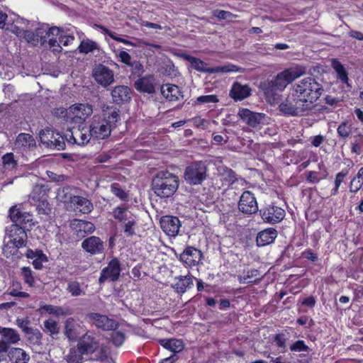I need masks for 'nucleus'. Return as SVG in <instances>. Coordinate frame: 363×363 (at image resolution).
<instances>
[{
	"mask_svg": "<svg viewBox=\"0 0 363 363\" xmlns=\"http://www.w3.org/2000/svg\"><path fill=\"white\" fill-rule=\"evenodd\" d=\"M279 111L287 116H302L308 115L313 108L303 99L291 89L289 94L279 106Z\"/></svg>",
	"mask_w": 363,
	"mask_h": 363,
	"instance_id": "2",
	"label": "nucleus"
},
{
	"mask_svg": "<svg viewBox=\"0 0 363 363\" xmlns=\"http://www.w3.org/2000/svg\"><path fill=\"white\" fill-rule=\"evenodd\" d=\"M21 275L24 281L29 286H33L35 279L33 276L32 270L30 267H24L21 269Z\"/></svg>",
	"mask_w": 363,
	"mask_h": 363,
	"instance_id": "48",
	"label": "nucleus"
},
{
	"mask_svg": "<svg viewBox=\"0 0 363 363\" xmlns=\"http://www.w3.org/2000/svg\"><path fill=\"white\" fill-rule=\"evenodd\" d=\"M251 89L248 85H242L239 82H235L230 91V96L235 101H241L250 95Z\"/></svg>",
	"mask_w": 363,
	"mask_h": 363,
	"instance_id": "29",
	"label": "nucleus"
},
{
	"mask_svg": "<svg viewBox=\"0 0 363 363\" xmlns=\"http://www.w3.org/2000/svg\"><path fill=\"white\" fill-rule=\"evenodd\" d=\"M44 331L47 333H49L50 335H56L60 333V327L58 326V323L52 319L49 318L44 321Z\"/></svg>",
	"mask_w": 363,
	"mask_h": 363,
	"instance_id": "39",
	"label": "nucleus"
},
{
	"mask_svg": "<svg viewBox=\"0 0 363 363\" xmlns=\"http://www.w3.org/2000/svg\"><path fill=\"white\" fill-rule=\"evenodd\" d=\"M78 50L81 53L87 54L96 50H99V45L95 41L89 39H84L81 42L78 47Z\"/></svg>",
	"mask_w": 363,
	"mask_h": 363,
	"instance_id": "37",
	"label": "nucleus"
},
{
	"mask_svg": "<svg viewBox=\"0 0 363 363\" xmlns=\"http://www.w3.org/2000/svg\"><path fill=\"white\" fill-rule=\"evenodd\" d=\"M0 344L5 346L8 350L11 345L16 344L20 340V335L13 328L0 326Z\"/></svg>",
	"mask_w": 363,
	"mask_h": 363,
	"instance_id": "19",
	"label": "nucleus"
},
{
	"mask_svg": "<svg viewBox=\"0 0 363 363\" xmlns=\"http://www.w3.org/2000/svg\"><path fill=\"white\" fill-rule=\"evenodd\" d=\"M290 350L291 352H308L309 347L305 344L303 340H297L290 345Z\"/></svg>",
	"mask_w": 363,
	"mask_h": 363,
	"instance_id": "52",
	"label": "nucleus"
},
{
	"mask_svg": "<svg viewBox=\"0 0 363 363\" xmlns=\"http://www.w3.org/2000/svg\"><path fill=\"white\" fill-rule=\"evenodd\" d=\"M259 213L263 221L270 224L279 223L285 217V211L274 205H269L261 208Z\"/></svg>",
	"mask_w": 363,
	"mask_h": 363,
	"instance_id": "11",
	"label": "nucleus"
},
{
	"mask_svg": "<svg viewBox=\"0 0 363 363\" xmlns=\"http://www.w3.org/2000/svg\"><path fill=\"white\" fill-rule=\"evenodd\" d=\"M46 189L44 186L35 185L30 195V199L34 202L46 198Z\"/></svg>",
	"mask_w": 363,
	"mask_h": 363,
	"instance_id": "41",
	"label": "nucleus"
},
{
	"mask_svg": "<svg viewBox=\"0 0 363 363\" xmlns=\"http://www.w3.org/2000/svg\"><path fill=\"white\" fill-rule=\"evenodd\" d=\"M277 237V231L272 228L259 232L257 236V245L259 247L266 246L274 242Z\"/></svg>",
	"mask_w": 363,
	"mask_h": 363,
	"instance_id": "28",
	"label": "nucleus"
},
{
	"mask_svg": "<svg viewBox=\"0 0 363 363\" xmlns=\"http://www.w3.org/2000/svg\"><path fill=\"white\" fill-rule=\"evenodd\" d=\"M218 101L216 95H204L196 99V102L199 104H215L218 102Z\"/></svg>",
	"mask_w": 363,
	"mask_h": 363,
	"instance_id": "56",
	"label": "nucleus"
},
{
	"mask_svg": "<svg viewBox=\"0 0 363 363\" xmlns=\"http://www.w3.org/2000/svg\"><path fill=\"white\" fill-rule=\"evenodd\" d=\"M65 113V116L67 118V121H71L74 123L81 124L92 114V106L89 104H74L69 107L68 110H63L61 113Z\"/></svg>",
	"mask_w": 363,
	"mask_h": 363,
	"instance_id": "7",
	"label": "nucleus"
},
{
	"mask_svg": "<svg viewBox=\"0 0 363 363\" xmlns=\"http://www.w3.org/2000/svg\"><path fill=\"white\" fill-rule=\"evenodd\" d=\"M363 185V179H358L354 177L350 182V191L356 193L357 192Z\"/></svg>",
	"mask_w": 363,
	"mask_h": 363,
	"instance_id": "63",
	"label": "nucleus"
},
{
	"mask_svg": "<svg viewBox=\"0 0 363 363\" xmlns=\"http://www.w3.org/2000/svg\"><path fill=\"white\" fill-rule=\"evenodd\" d=\"M35 35L38 38V43L40 41L41 44L46 42V38L50 36H57L60 34V29L57 27L48 28V25H41L35 29Z\"/></svg>",
	"mask_w": 363,
	"mask_h": 363,
	"instance_id": "27",
	"label": "nucleus"
},
{
	"mask_svg": "<svg viewBox=\"0 0 363 363\" xmlns=\"http://www.w3.org/2000/svg\"><path fill=\"white\" fill-rule=\"evenodd\" d=\"M181 57L190 62L191 67L201 72L205 73H218V72H236L239 71V68L232 64H228L223 66H218L216 67H208L207 64L201 60L189 55L187 54H182Z\"/></svg>",
	"mask_w": 363,
	"mask_h": 363,
	"instance_id": "6",
	"label": "nucleus"
},
{
	"mask_svg": "<svg viewBox=\"0 0 363 363\" xmlns=\"http://www.w3.org/2000/svg\"><path fill=\"white\" fill-rule=\"evenodd\" d=\"M111 191L122 200H125L128 198V194L120 187V185L118 183H113L111 185Z\"/></svg>",
	"mask_w": 363,
	"mask_h": 363,
	"instance_id": "51",
	"label": "nucleus"
},
{
	"mask_svg": "<svg viewBox=\"0 0 363 363\" xmlns=\"http://www.w3.org/2000/svg\"><path fill=\"white\" fill-rule=\"evenodd\" d=\"M160 225L167 235L174 237L179 233L181 223L177 217L165 216L160 218Z\"/></svg>",
	"mask_w": 363,
	"mask_h": 363,
	"instance_id": "16",
	"label": "nucleus"
},
{
	"mask_svg": "<svg viewBox=\"0 0 363 363\" xmlns=\"http://www.w3.org/2000/svg\"><path fill=\"white\" fill-rule=\"evenodd\" d=\"M92 75L98 84L106 87L114 82L113 72L104 65H97L92 72Z\"/></svg>",
	"mask_w": 363,
	"mask_h": 363,
	"instance_id": "13",
	"label": "nucleus"
},
{
	"mask_svg": "<svg viewBox=\"0 0 363 363\" xmlns=\"http://www.w3.org/2000/svg\"><path fill=\"white\" fill-rule=\"evenodd\" d=\"M178 177L168 171H160L154 177L152 189L160 198H169L174 195L179 187Z\"/></svg>",
	"mask_w": 363,
	"mask_h": 363,
	"instance_id": "1",
	"label": "nucleus"
},
{
	"mask_svg": "<svg viewBox=\"0 0 363 363\" xmlns=\"http://www.w3.org/2000/svg\"><path fill=\"white\" fill-rule=\"evenodd\" d=\"M223 179L229 184H233L236 180V174L231 169L225 168L223 172Z\"/></svg>",
	"mask_w": 363,
	"mask_h": 363,
	"instance_id": "55",
	"label": "nucleus"
},
{
	"mask_svg": "<svg viewBox=\"0 0 363 363\" xmlns=\"http://www.w3.org/2000/svg\"><path fill=\"white\" fill-rule=\"evenodd\" d=\"M112 100L115 104H123L129 101L131 99L130 89L124 85L114 87L111 91Z\"/></svg>",
	"mask_w": 363,
	"mask_h": 363,
	"instance_id": "23",
	"label": "nucleus"
},
{
	"mask_svg": "<svg viewBox=\"0 0 363 363\" xmlns=\"http://www.w3.org/2000/svg\"><path fill=\"white\" fill-rule=\"evenodd\" d=\"M337 133L340 138L345 140L350 135V134L352 133V128H351L350 125H349L347 124V123L342 122L337 127Z\"/></svg>",
	"mask_w": 363,
	"mask_h": 363,
	"instance_id": "47",
	"label": "nucleus"
},
{
	"mask_svg": "<svg viewBox=\"0 0 363 363\" xmlns=\"http://www.w3.org/2000/svg\"><path fill=\"white\" fill-rule=\"evenodd\" d=\"M296 94L301 99H303L311 106L314 108V103L320 97L323 91V87L321 84L312 77L303 78L292 87Z\"/></svg>",
	"mask_w": 363,
	"mask_h": 363,
	"instance_id": "3",
	"label": "nucleus"
},
{
	"mask_svg": "<svg viewBox=\"0 0 363 363\" xmlns=\"http://www.w3.org/2000/svg\"><path fill=\"white\" fill-rule=\"evenodd\" d=\"M23 214L18 208L15 206H13L9 210V217L13 224H17L18 221H19V218Z\"/></svg>",
	"mask_w": 363,
	"mask_h": 363,
	"instance_id": "62",
	"label": "nucleus"
},
{
	"mask_svg": "<svg viewBox=\"0 0 363 363\" xmlns=\"http://www.w3.org/2000/svg\"><path fill=\"white\" fill-rule=\"evenodd\" d=\"M36 202L38 203L36 209L39 214L49 215L51 213V208L47 201V198L37 201Z\"/></svg>",
	"mask_w": 363,
	"mask_h": 363,
	"instance_id": "49",
	"label": "nucleus"
},
{
	"mask_svg": "<svg viewBox=\"0 0 363 363\" xmlns=\"http://www.w3.org/2000/svg\"><path fill=\"white\" fill-rule=\"evenodd\" d=\"M134 86L140 92L154 94L155 92V78L152 75L140 77L135 82Z\"/></svg>",
	"mask_w": 363,
	"mask_h": 363,
	"instance_id": "22",
	"label": "nucleus"
},
{
	"mask_svg": "<svg viewBox=\"0 0 363 363\" xmlns=\"http://www.w3.org/2000/svg\"><path fill=\"white\" fill-rule=\"evenodd\" d=\"M161 94L169 101H177L183 99L184 95L179 87L174 84H164L161 86Z\"/></svg>",
	"mask_w": 363,
	"mask_h": 363,
	"instance_id": "24",
	"label": "nucleus"
},
{
	"mask_svg": "<svg viewBox=\"0 0 363 363\" xmlns=\"http://www.w3.org/2000/svg\"><path fill=\"white\" fill-rule=\"evenodd\" d=\"M40 142L47 147L57 149L58 150L65 148L63 136L52 129L42 130L40 133Z\"/></svg>",
	"mask_w": 363,
	"mask_h": 363,
	"instance_id": "9",
	"label": "nucleus"
},
{
	"mask_svg": "<svg viewBox=\"0 0 363 363\" xmlns=\"http://www.w3.org/2000/svg\"><path fill=\"white\" fill-rule=\"evenodd\" d=\"M35 32L29 30H26L23 38L26 40L28 43H31L33 45H36L38 43V38L35 35Z\"/></svg>",
	"mask_w": 363,
	"mask_h": 363,
	"instance_id": "60",
	"label": "nucleus"
},
{
	"mask_svg": "<svg viewBox=\"0 0 363 363\" xmlns=\"http://www.w3.org/2000/svg\"><path fill=\"white\" fill-rule=\"evenodd\" d=\"M91 318L94 324L104 330H115L118 327V323L116 320L110 319L106 315L94 313L91 315Z\"/></svg>",
	"mask_w": 363,
	"mask_h": 363,
	"instance_id": "25",
	"label": "nucleus"
},
{
	"mask_svg": "<svg viewBox=\"0 0 363 363\" xmlns=\"http://www.w3.org/2000/svg\"><path fill=\"white\" fill-rule=\"evenodd\" d=\"M67 290L74 296H80L82 294V290L80 285L77 281H70L67 284Z\"/></svg>",
	"mask_w": 363,
	"mask_h": 363,
	"instance_id": "54",
	"label": "nucleus"
},
{
	"mask_svg": "<svg viewBox=\"0 0 363 363\" xmlns=\"http://www.w3.org/2000/svg\"><path fill=\"white\" fill-rule=\"evenodd\" d=\"M136 220L134 216L123 222V232L127 237L135 235Z\"/></svg>",
	"mask_w": 363,
	"mask_h": 363,
	"instance_id": "44",
	"label": "nucleus"
},
{
	"mask_svg": "<svg viewBox=\"0 0 363 363\" xmlns=\"http://www.w3.org/2000/svg\"><path fill=\"white\" fill-rule=\"evenodd\" d=\"M121 271V269L119 261L116 258L111 259L108 262V266L101 270L99 282L103 284L108 279L112 281H117L120 277Z\"/></svg>",
	"mask_w": 363,
	"mask_h": 363,
	"instance_id": "14",
	"label": "nucleus"
},
{
	"mask_svg": "<svg viewBox=\"0 0 363 363\" xmlns=\"http://www.w3.org/2000/svg\"><path fill=\"white\" fill-rule=\"evenodd\" d=\"M113 215L115 219L123 223L133 216V215L128 211L127 208L121 207L116 208L113 210Z\"/></svg>",
	"mask_w": 363,
	"mask_h": 363,
	"instance_id": "40",
	"label": "nucleus"
},
{
	"mask_svg": "<svg viewBox=\"0 0 363 363\" xmlns=\"http://www.w3.org/2000/svg\"><path fill=\"white\" fill-rule=\"evenodd\" d=\"M112 129V123H108L106 120L94 116L89 132L93 138L104 140L111 135Z\"/></svg>",
	"mask_w": 363,
	"mask_h": 363,
	"instance_id": "8",
	"label": "nucleus"
},
{
	"mask_svg": "<svg viewBox=\"0 0 363 363\" xmlns=\"http://www.w3.org/2000/svg\"><path fill=\"white\" fill-rule=\"evenodd\" d=\"M103 120H106L108 123H112V128L116 126V123L120 121L119 110L116 107H107L103 111Z\"/></svg>",
	"mask_w": 363,
	"mask_h": 363,
	"instance_id": "34",
	"label": "nucleus"
},
{
	"mask_svg": "<svg viewBox=\"0 0 363 363\" xmlns=\"http://www.w3.org/2000/svg\"><path fill=\"white\" fill-rule=\"evenodd\" d=\"M56 36H50L49 38L48 44L50 49L54 52H60L62 51V47L59 39L57 40Z\"/></svg>",
	"mask_w": 363,
	"mask_h": 363,
	"instance_id": "57",
	"label": "nucleus"
},
{
	"mask_svg": "<svg viewBox=\"0 0 363 363\" xmlns=\"http://www.w3.org/2000/svg\"><path fill=\"white\" fill-rule=\"evenodd\" d=\"M3 167L6 169H13L16 167L18 163L12 152L6 153L1 157Z\"/></svg>",
	"mask_w": 363,
	"mask_h": 363,
	"instance_id": "43",
	"label": "nucleus"
},
{
	"mask_svg": "<svg viewBox=\"0 0 363 363\" xmlns=\"http://www.w3.org/2000/svg\"><path fill=\"white\" fill-rule=\"evenodd\" d=\"M346 173L342 172L337 174L335 180V188L333 189L331 194L336 195L338 191V188L343 182L345 177H346Z\"/></svg>",
	"mask_w": 363,
	"mask_h": 363,
	"instance_id": "61",
	"label": "nucleus"
},
{
	"mask_svg": "<svg viewBox=\"0 0 363 363\" xmlns=\"http://www.w3.org/2000/svg\"><path fill=\"white\" fill-rule=\"evenodd\" d=\"M238 209L245 214H253L257 212V203L252 192L245 191L242 194L238 202Z\"/></svg>",
	"mask_w": 363,
	"mask_h": 363,
	"instance_id": "12",
	"label": "nucleus"
},
{
	"mask_svg": "<svg viewBox=\"0 0 363 363\" xmlns=\"http://www.w3.org/2000/svg\"><path fill=\"white\" fill-rule=\"evenodd\" d=\"M36 143L34 138L28 133H20L16 137L14 145L20 151H27L35 147Z\"/></svg>",
	"mask_w": 363,
	"mask_h": 363,
	"instance_id": "26",
	"label": "nucleus"
},
{
	"mask_svg": "<svg viewBox=\"0 0 363 363\" xmlns=\"http://www.w3.org/2000/svg\"><path fill=\"white\" fill-rule=\"evenodd\" d=\"M27 333L25 334L30 342L35 345H40L43 337L40 331L38 329H34L33 328L27 329Z\"/></svg>",
	"mask_w": 363,
	"mask_h": 363,
	"instance_id": "42",
	"label": "nucleus"
},
{
	"mask_svg": "<svg viewBox=\"0 0 363 363\" xmlns=\"http://www.w3.org/2000/svg\"><path fill=\"white\" fill-rule=\"evenodd\" d=\"M306 72V67L303 66H296L286 69L279 73L275 79L272 81V86L277 90L282 91L289 84L303 75Z\"/></svg>",
	"mask_w": 363,
	"mask_h": 363,
	"instance_id": "4",
	"label": "nucleus"
},
{
	"mask_svg": "<svg viewBox=\"0 0 363 363\" xmlns=\"http://www.w3.org/2000/svg\"><path fill=\"white\" fill-rule=\"evenodd\" d=\"M207 177V166L204 162L197 161L189 164L184 170V178L190 185H199Z\"/></svg>",
	"mask_w": 363,
	"mask_h": 363,
	"instance_id": "5",
	"label": "nucleus"
},
{
	"mask_svg": "<svg viewBox=\"0 0 363 363\" xmlns=\"http://www.w3.org/2000/svg\"><path fill=\"white\" fill-rule=\"evenodd\" d=\"M76 230L78 236L84 237L85 234L93 233L95 230V227L91 222L80 220L77 221Z\"/></svg>",
	"mask_w": 363,
	"mask_h": 363,
	"instance_id": "35",
	"label": "nucleus"
},
{
	"mask_svg": "<svg viewBox=\"0 0 363 363\" xmlns=\"http://www.w3.org/2000/svg\"><path fill=\"white\" fill-rule=\"evenodd\" d=\"M332 67L337 74V77L342 82L347 83L348 81L347 72L343 65L337 60L334 59L332 61Z\"/></svg>",
	"mask_w": 363,
	"mask_h": 363,
	"instance_id": "38",
	"label": "nucleus"
},
{
	"mask_svg": "<svg viewBox=\"0 0 363 363\" xmlns=\"http://www.w3.org/2000/svg\"><path fill=\"white\" fill-rule=\"evenodd\" d=\"M7 352L10 360L14 363H26L30 359L29 355L21 348L12 347Z\"/></svg>",
	"mask_w": 363,
	"mask_h": 363,
	"instance_id": "31",
	"label": "nucleus"
},
{
	"mask_svg": "<svg viewBox=\"0 0 363 363\" xmlns=\"http://www.w3.org/2000/svg\"><path fill=\"white\" fill-rule=\"evenodd\" d=\"M159 343L165 349L174 353H178L183 350L184 343L181 340L177 339H160Z\"/></svg>",
	"mask_w": 363,
	"mask_h": 363,
	"instance_id": "33",
	"label": "nucleus"
},
{
	"mask_svg": "<svg viewBox=\"0 0 363 363\" xmlns=\"http://www.w3.org/2000/svg\"><path fill=\"white\" fill-rule=\"evenodd\" d=\"M14 244L11 243V241L4 240V245L3 246V253L7 257L17 255L18 249Z\"/></svg>",
	"mask_w": 363,
	"mask_h": 363,
	"instance_id": "46",
	"label": "nucleus"
},
{
	"mask_svg": "<svg viewBox=\"0 0 363 363\" xmlns=\"http://www.w3.org/2000/svg\"><path fill=\"white\" fill-rule=\"evenodd\" d=\"M70 202L76 206V208L83 213H88L93 209V205L91 202L82 196H71Z\"/></svg>",
	"mask_w": 363,
	"mask_h": 363,
	"instance_id": "30",
	"label": "nucleus"
},
{
	"mask_svg": "<svg viewBox=\"0 0 363 363\" xmlns=\"http://www.w3.org/2000/svg\"><path fill=\"white\" fill-rule=\"evenodd\" d=\"M82 247L91 255H98L104 252L105 245L100 238L91 236L82 242Z\"/></svg>",
	"mask_w": 363,
	"mask_h": 363,
	"instance_id": "18",
	"label": "nucleus"
},
{
	"mask_svg": "<svg viewBox=\"0 0 363 363\" xmlns=\"http://www.w3.org/2000/svg\"><path fill=\"white\" fill-rule=\"evenodd\" d=\"M125 340V335L120 331H113L111 333V341L113 344L116 346H121Z\"/></svg>",
	"mask_w": 363,
	"mask_h": 363,
	"instance_id": "53",
	"label": "nucleus"
},
{
	"mask_svg": "<svg viewBox=\"0 0 363 363\" xmlns=\"http://www.w3.org/2000/svg\"><path fill=\"white\" fill-rule=\"evenodd\" d=\"M64 334L70 341H75L81 333V325L73 318H68L64 323Z\"/></svg>",
	"mask_w": 363,
	"mask_h": 363,
	"instance_id": "20",
	"label": "nucleus"
},
{
	"mask_svg": "<svg viewBox=\"0 0 363 363\" xmlns=\"http://www.w3.org/2000/svg\"><path fill=\"white\" fill-rule=\"evenodd\" d=\"M5 240L11 241L17 247H25L27 234L23 227L18 225H11L6 228Z\"/></svg>",
	"mask_w": 363,
	"mask_h": 363,
	"instance_id": "10",
	"label": "nucleus"
},
{
	"mask_svg": "<svg viewBox=\"0 0 363 363\" xmlns=\"http://www.w3.org/2000/svg\"><path fill=\"white\" fill-rule=\"evenodd\" d=\"M213 15L219 20L230 19L235 16L231 12L223 10H215Z\"/></svg>",
	"mask_w": 363,
	"mask_h": 363,
	"instance_id": "59",
	"label": "nucleus"
},
{
	"mask_svg": "<svg viewBox=\"0 0 363 363\" xmlns=\"http://www.w3.org/2000/svg\"><path fill=\"white\" fill-rule=\"evenodd\" d=\"M99 347V342L94 337L88 335L82 336L77 344V349L79 352L83 354H91L94 352Z\"/></svg>",
	"mask_w": 363,
	"mask_h": 363,
	"instance_id": "21",
	"label": "nucleus"
},
{
	"mask_svg": "<svg viewBox=\"0 0 363 363\" xmlns=\"http://www.w3.org/2000/svg\"><path fill=\"white\" fill-rule=\"evenodd\" d=\"M74 135L76 138V144L79 145L87 144L91 138H92L89 130L85 128L80 129L75 128Z\"/></svg>",
	"mask_w": 363,
	"mask_h": 363,
	"instance_id": "36",
	"label": "nucleus"
},
{
	"mask_svg": "<svg viewBox=\"0 0 363 363\" xmlns=\"http://www.w3.org/2000/svg\"><path fill=\"white\" fill-rule=\"evenodd\" d=\"M74 129L75 128H73L72 129L68 128L63 136L64 140L65 139L69 143L71 144H76Z\"/></svg>",
	"mask_w": 363,
	"mask_h": 363,
	"instance_id": "64",
	"label": "nucleus"
},
{
	"mask_svg": "<svg viewBox=\"0 0 363 363\" xmlns=\"http://www.w3.org/2000/svg\"><path fill=\"white\" fill-rule=\"evenodd\" d=\"M202 257L203 255L199 250L188 247L180 255L179 259L186 267H193L201 262Z\"/></svg>",
	"mask_w": 363,
	"mask_h": 363,
	"instance_id": "17",
	"label": "nucleus"
},
{
	"mask_svg": "<svg viewBox=\"0 0 363 363\" xmlns=\"http://www.w3.org/2000/svg\"><path fill=\"white\" fill-rule=\"evenodd\" d=\"M128 67H130L133 74L138 76L141 75L144 72L143 65L137 60L131 62Z\"/></svg>",
	"mask_w": 363,
	"mask_h": 363,
	"instance_id": "58",
	"label": "nucleus"
},
{
	"mask_svg": "<svg viewBox=\"0 0 363 363\" xmlns=\"http://www.w3.org/2000/svg\"><path fill=\"white\" fill-rule=\"evenodd\" d=\"M175 279L177 281L172 286L179 294L185 293L193 285V279L190 276H180Z\"/></svg>",
	"mask_w": 363,
	"mask_h": 363,
	"instance_id": "32",
	"label": "nucleus"
},
{
	"mask_svg": "<svg viewBox=\"0 0 363 363\" xmlns=\"http://www.w3.org/2000/svg\"><path fill=\"white\" fill-rule=\"evenodd\" d=\"M289 340L287 335L285 333L277 334L274 337V342L276 345L285 351L286 347V341Z\"/></svg>",
	"mask_w": 363,
	"mask_h": 363,
	"instance_id": "50",
	"label": "nucleus"
},
{
	"mask_svg": "<svg viewBox=\"0 0 363 363\" xmlns=\"http://www.w3.org/2000/svg\"><path fill=\"white\" fill-rule=\"evenodd\" d=\"M82 354L78 349L71 348L66 357L67 363H82Z\"/></svg>",
	"mask_w": 363,
	"mask_h": 363,
	"instance_id": "45",
	"label": "nucleus"
},
{
	"mask_svg": "<svg viewBox=\"0 0 363 363\" xmlns=\"http://www.w3.org/2000/svg\"><path fill=\"white\" fill-rule=\"evenodd\" d=\"M238 114L245 123L252 128H257L264 123L265 119V114L253 112L247 108L240 109Z\"/></svg>",
	"mask_w": 363,
	"mask_h": 363,
	"instance_id": "15",
	"label": "nucleus"
}]
</instances>
